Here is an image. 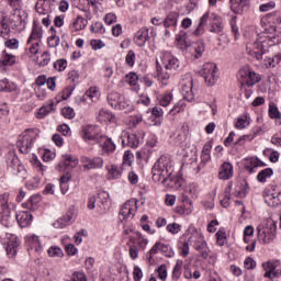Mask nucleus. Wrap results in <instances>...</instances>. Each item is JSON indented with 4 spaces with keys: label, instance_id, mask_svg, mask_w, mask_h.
<instances>
[{
    "label": "nucleus",
    "instance_id": "nucleus-1",
    "mask_svg": "<svg viewBox=\"0 0 281 281\" xmlns=\"http://www.w3.org/2000/svg\"><path fill=\"white\" fill-rule=\"evenodd\" d=\"M175 169L170 157L164 155L158 158L151 168L153 181L162 183L164 186H172L175 181Z\"/></svg>",
    "mask_w": 281,
    "mask_h": 281
},
{
    "label": "nucleus",
    "instance_id": "nucleus-2",
    "mask_svg": "<svg viewBox=\"0 0 281 281\" xmlns=\"http://www.w3.org/2000/svg\"><path fill=\"white\" fill-rule=\"evenodd\" d=\"M209 23L211 25L210 32L213 34H221L223 32V19L216 13L206 12L200 19V23L193 32L194 36H202V34H205V25Z\"/></svg>",
    "mask_w": 281,
    "mask_h": 281
},
{
    "label": "nucleus",
    "instance_id": "nucleus-3",
    "mask_svg": "<svg viewBox=\"0 0 281 281\" xmlns=\"http://www.w3.org/2000/svg\"><path fill=\"white\" fill-rule=\"evenodd\" d=\"M41 131L38 128H26L18 137L16 146L22 155H27L34 147V143L38 139Z\"/></svg>",
    "mask_w": 281,
    "mask_h": 281
},
{
    "label": "nucleus",
    "instance_id": "nucleus-4",
    "mask_svg": "<svg viewBox=\"0 0 281 281\" xmlns=\"http://www.w3.org/2000/svg\"><path fill=\"white\" fill-rule=\"evenodd\" d=\"M278 225L272 220H269L266 225H259L257 227L258 239L265 245L272 243L276 239Z\"/></svg>",
    "mask_w": 281,
    "mask_h": 281
},
{
    "label": "nucleus",
    "instance_id": "nucleus-5",
    "mask_svg": "<svg viewBox=\"0 0 281 281\" xmlns=\"http://www.w3.org/2000/svg\"><path fill=\"white\" fill-rule=\"evenodd\" d=\"M106 100L109 106L116 111H125V113L133 111V104H131V101L124 94L112 92L108 94Z\"/></svg>",
    "mask_w": 281,
    "mask_h": 281
},
{
    "label": "nucleus",
    "instance_id": "nucleus-6",
    "mask_svg": "<svg viewBox=\"0 0 281 281\" xmlns=\"http://www.w3.org/2000/svg\"><path fill=\"white\" fill-rule=\"evenodd\" d=\"M80 82V74L77 71L68 72L67 87L57 95V104L60 100H68L76 89V85Z\"/></svg>",
    "mask_w": 281,
    "mask_h": 281
},
{
    "label": "nucleus",
    "instance_id": "nucleus-7",
    "mask_svg": "<svg viewBox=\"0 0 281 281\" xmlns=\"http://www.w3.org/2000/svg\"><path fill=\"white\" fill-rule=\"evenodd\" d=\"M21 241L16 235L8 233L3 238V246L7 251L8 258H15L16 252L19 251V246Z\"/></svg>",
    "mask_w": 281,
    "mask_h": 281
},
{
    "label": "nucleus",
    "instance_id": "nucleus-8",
    "mask_svg": "<svg viewBox=\"0 0 281 281\" xmlns=\"http://www.w3.org/2000/svg\"><path fill=\"white\" fill-rule=\"evenodd\" d=\"M135 214H137V201H127L121 207L119 218L120 221H131Z\"/></svg>",
    "mask_w": 281,
    "mask_h": 281
},
{
    "label": "nucleus",
    "instance_id": "nucleus-9",
    "mask_svg": "<svg viewBox=\"0 0 281 281\" xmlns=\"http://www.w3.org/2000/svg\"><path fill=\"white\" fill-rule=\"evenodd\" d=\"M80 161L83 166L85 172L104 168V159L102 157L89 158L87 156H81Z\"/></svg>",
    "mask_w": 281,
    "mask_h": 281
},
{
    "label": "nucleus",
    "instance_id": "nucleus-10",
    "mask_svg": "<svg viewBox=\"0 0 281 281\" xmlns=\"http://www.w3.org/2000/svg\"><path fill=\"white\" fill-rule=\"evenodd\" d=\"M263 270L266 271L263 277L269 280L281 278V266L279 260L268 261L262 263Z\"/></svg>",
    "mask_w": 281,
    "mask_h": 281
},
{
    "label": "nucleus",
    "instance_id": "nucleus-11",
    "mask_svg": "<svg viewBox=\"0 0 281 281\" xmlns=\"http://www.w3.org/2000/svg\"><path fill=\"white\" fill-rule=\"evenodd\" d=\"M10 201V193L0 194V214H2L1 223L5 227H10V206L8 202Z\"/></svg>",
    "mask_w": 281,
    "mask_h": 281
},
{
    "label": "nucleus",
    "instance_id": "nucleus-12",
    "mask_svg": "<svg viewBox=\"0 0 281 281\" xmlns=\"http://www.w3.org/2000/svg\"><path fill=\"white\" fill-rule=\"evenodd\" d=\"M78 216V212L76 211V206H70L65 215H63L57 222L54 224L55 227H67V225H71L76 221Z\"/></svg>",
    "mask_w": 281,
    "mask_h": 281
},
{
    "label": "nucleus",
    "instance_id": "nucleus-13",
    "mask_svg": "<svg viewBox=\"0 0 281 281\" xmlns=\"http://www.w3.org/2000/svg\"><path fill=\"white\" fill-rule=\"evenodd\" d=\"M121 144L128 146V148H137L142 144L139 135L135 133L123 132L121 135Z\"/></svg>",
    "mask_w": 281,
    "mask_h": 281
},
{
    "label": "nucleus",
    "instance_id": "nucleus-14",
    "mask_svg": "<svg viewBox=\"0 0 281 281\" xmlns=\"http://www.w3.org/2000/svg\"><path fill=\"white\" fill-rule=\"evenodd\" d=\"M179 20L178 12H170L164 20L162 25L166 29V36H170V32H175L177 30V21Z\"/></svg>",
    "mask_w": 281,
    "mask_h": 281
},
{
    "label": "nucleus",
    "instance_id": "nucleus-15",
    "mask_svg": "<svg viewBox=\"0 0 281 281\" xmlns=\"http://www.w3.org/2000/svg\"><path fill=\"white\" fill-rule=\"evenodd\" d=\"M79 161L78 158L71 157V155H66L63 157V159L57 165V170L59 172H69V170H74L76 166H78Z\"/></svg>",
    "mask_w": 281,
    "mask_h": 281
},
{
    "label": "nucleus",
    "instance_id": "nucleus-16",
    "mask_svg": "<svg viewBox=\"0 0 281 281\" xmlns=\"http://www.w3.org/2000/svg\"><path fill=\"white\" fill-rule=\"evenodd\" d=\"M7 168L12 175L19 176L21 172L25 175V167L21 165V160L16 156H10L7 159Z\"/></svg>",
    "mask_w": 281,
    "mask_h": 281
},
{
    "label": "nucleus",
    "instance_id": "nucleus-17",
    "mask_svg": "<svg viewBox=\"0 0 281 281\" xmlns=\"http://www.w3.org/2000/svg\"><path fill=\"white\" fill-rule=\"evenodd\" d=\"M278 187H272V193L265 195V203L269 207H280L281 205V191H276Z\"/></svg>",
    "mask_w": 281,
    "mask_h": 281
},
{
    "label": "nucleus",
    "instance_id": "nucleus-18",
    "mask_svg": "<svg viewBox=\"0 0 281 281\" xmlns=\"http://www.w3.org/2000/svg\"><path fill=\"white\" fill-rule=\"evenodd\" d=\"M241 85H247V87H254V85H258L261 80L260 75L256 71H241L240 72Z\"/></svg>",
    "mask_w": 281,
    "mask_h": 281
},
{
    "label": "nucleus",
    "instance_id": "nucleus-19",
    "mask_svg": "<svg viewBox=\"0 0 281 281\" xmlns=\"http://www.w3.org/2000/svg\"><path fill=\"white\" fill-rule=\"evenodd\" d=\"M164 69H179V59L175 58L170 53H165L160 59Z\"/></svg>",
    "mask_w": 281,
    "mask_h": 281
},
{
    "label": "nucleus",
    "instance_id": "nucleus-20",
    "mask_svg": "<svg viewBox=\"0 0 281 281\" xmlns=\"http://www.w3.org/2000/svg\"><path fill=\"white\" fill-rule=\"evenodd\" d=\"M218 179L222 181H229L234 177V166L232 162H223L218 170Z\"/></svg>",
    "mask_w": 281,
    "mask_h": 281
},
{
    "label": "nucleus",
    "instance_id": "nucleus-21",
    "mask_svg": "<svg viewBox=\"0 0 281 281\" xmlns=\"http://www.w3.org/2000/svg\"><path fill=\"white\" fill-rule=\"evenodd\" d=\"M248 54L251 58H256V60H262V56L267 54L265 49V44L262 42H255L250 49H248Z\"/></svg>",
    "mask_w": 281,
    "mask_h": 281
},
{
    "label": "nucleus",
    "instance_id": "nucleus-22",
    "mask_svg": "<svg viewBox=\"0 0 281 281\" xmlns=\"http://www.w3.org/2000/svg\"><path fill=\"white\" fill-rule=\"evenodd\" d=\"M32 41H38V43L43 41V26H41V24L36 20L33 21V27L31 35L27 40V45H30Z\"/></svg>",
    "mask_w": 281,
    "mask_h": 281
},
{
    "label": "nucleus",
    "instance_id": "nucleus-23",
    "mask_svg": "<svg viewBox=\"0 0 281 281\" xmlns=\"http://www.w3.org/2000/svg\"><path fill=\"white\" fill-rule=\"evenodd\" d=\"M109 192L106 191H101L98 193V209H99V214L104 215L106 214V207H109Z\"/></svg>",
    "mask_w": 281,
    "mask_h": 281
},
{
    "label": "nucleus",
    "instance_id": "nucleus-24",
    "mask_svg": "<svg viewBox=\"0 0 281 281\" xmlns=\"http://www.w3.org/2000/svg\"><path fill=\"white\" fill-rule=\"evenodd\" d=\"M81 137L86 142H93L98 139V127L95 125H87L82 128Z\"/></svg>",
    "mask_w": 281,
    "mask_h": 281
},
{
    "label": "nucleus",
    "instance_id": "nucleus-25",
    "mask_svg": "<svg viewBox=\"0 0 281 281\" xmlns=\"http://www.w3.org/2000/svg\"><path fill=\"white\" fill-rule=\"evenodd\" d=\"M193 248L195 251H199L202 258H207V243L205 241V237H203V235L198 236L193 243Z\"/></svg>",
    "mask_w": 281,
    "mask_h": 281
},
{
    "label": "nucleus",
    "instance_id": "nucleus-26",
    "mask_svg": "<svg viewBox=\"0 0 281 281\" xmlns=\"http://www.w3.org/2000/svg\"><path fill=\"white\" fill-rule=\"evenodd\" d=\"M150 38L148 35V29L147 27H142L138 30L134 36V43L138 47H144L146 45V42Z\"/></svg>",
    "mask_w": 281,
    "mask_h": 281
},
{
    "label": "nucleus",
    "instance_id": "nucleus-27",
    "mask_svg": "<svg viewBox=\"0 0 281 281\" xmlns=\"http://www.w3.org/2000/svg\"><path fill=\"white\" fill-rule=\"evenodd\" d=\"M15 218L18 221V225H20V227H29V225H32V213L27 212V211H21L20 213H18L15 215Z\"/></svg>",
    "mask_w": 281,
    "mask_h": 281
},
{
    "label": "nucleus",
    "instance_id": "nucleus-28",
    "mask_svg": "<svg viewBox=\"0 0 281 281\" xmlns=\"http://www.w3.org/2000/svg\"><path fill=\"white\" fill-rule=\"evenodd\" d=\"M250 0H229L231 10L234 14H243L245 8L249 5Z\"/></svg>",
    "mask_w": 281,
    "mask_h": 281
},
{
    "label": "nucleus",
    "instance_id": "nucleus-29",
    "mask_svg": "<svg viewBox=\"0 0 281 281\" xmlns=\"http://www.w3.org/2000/svg\"><path fill=\"white\" fill-rule=\"evenodd\" d=\"M249 192V183L246 180H240L235 186V196L237 199H245Z\"/></svg>",
    "mask_w": 281,
    "mask_h": 281
},
{
    "label": "nucleus",
    "instance_id": "nucleus-30",
    "mask_svg": "<svg viewBox=\"0 0 281 281\" xmlns=\"http://www.w3.org/2000/svg\"><path fill=\"white\" fill-rule=\"evenodd\" d=\"M125 82H127L130 87H133L132 90L135 91V93H139V76L137 72H128L125 76Z\"/></svg>",
    "mask_w": 281,
    "mask_h": 281
},
{
    "label": "nucleus",
    "instance_id": "nucleus-31",
    "mask_svg": "<svg viewBox=\"0 0 281 281\" xmlns=\"http://www.w3.org/2000/svg\"><path fill=\"white\" fill-rule=\"evenodd\" d=\"M266 34H269V38L273 45L281 44V32L274 25H270L265 30Z\"/></svg>",
    "mask_w": 281,
    "mask_h": 281
},
{
    "label": "nucleus",
    "instance_id": "nucleus-32",
    "mask_svg": "<svg viewBox=\"0 0 281 281\" xmlns=\"http://www.w3.org/2000/svg\"><path fill=\"white\" fill-rule=\"evenodd\" d=\"M268 115L270 120H276L277 126H281V112L276 103L270 102L268 108Z\"/></svg>",
    "mask_w": 281,
    "mask_h": 281
},
{
    "label": "nucleus",
    "instance_id": "nucleus-33",
    "mask_svg": "<svg viewBox=\"0 0 281 281\" xmlns=\"http://www.w3.org/2000/svg\"><path fill=\"white\" fill-rule=\"evenodd\" d=\"M25 243L29 247H31V249L37 251V254H41V251H43V246H41V240L38 239V236L27 235L25 237Z\"/></svg>",
    "mask_w": 281,
    "mask_h": 281
},
{
    "label": "nucleus",
    "instance_id": "nucleus-34",
    "mask_svg": "<svg viewBox=\"0 0 281 281\" xmlns=\"http://www.w3.org/2000/svg\"><path fill=\"white\" fill-rule=\"evenodd\" d=\"M212 151V145H204L201 154V162L198 166V172H201L202 168H205V164L210 161L211 155L210 153Z\"/></svg>",
    "mask_w": 281,
    "mask_h": 281
},
{
    "label": "nucleus",
    "instance_id": "nucleus-35",
    "mask_svg": "<svg viewBox=\"0 0 281 281\" xmlns=\"http://www.w3.org/2000/svg\"><path fill=\"white\" fill-rule=\"evenodd\" d=\"M201 76L204 78L205 85H207V87H214L218 80V71H202Z\"/></svg>",
    "mask_w": 281,
    "mask_h": 281
},
{
    "label": "nucleus",
    "instance_id": "nucleus-36",
    "mask_svg": "<svg viewBox=\"0 0 281 281\" xmlns=\"http://www.w3.org/2000/svg\"><path fill=\"white\" fill-rule=\"evenodd\" d=\"M181 94L183 97V100H187V102L194 101V92L192 91V81H189V83L182 85Z\"/></svg>",
    "mask_w": 281,
    "mask_h": 281
},
{
    "label": "nucleus",
    "instance_id": "nucleus-37",
    "mask_svg": "<svg viewBox=\"0 0 281 281\" xmlns=\"http://www.w3.org/2000/svg\"><path fill=\"white\" fill-rule=\"evenodd\" d=\"M260 131H262L260 127L252 130L249 134L240 136L235 144L243 146V142H254L260 135Z\"/></svg>",
    "mask_w": 281,
    "mask_h": 281
},
{
    "label": "nucleus",
    "instance_id": "nucleus-38",
    "mask_svg": "<svg viewBox=\"0 0 281 281\" xmlns=\"http://www.w3.org/2000/svg\"><path fill=\"white\" fill-rule=\"evenodd\" d=\"M56 103H54V101H48L46 104H44L37 114V117H40V120H43V117H47V115H49V113H53V111H56Z\"/></svg>",
    "mask_w": 281,
    "mask_h": 281
},
{
    "label": "nucleus",
    "instance_id": "nucleus-39",
    "mask_svg": "<svg viewBox=\"0 0 281 281\" xmlns=\"http://www.w3.org/2000/svg\"><path fill=\"white\" fill-rule=\"evenodd\" d=\"M176 41L180 49H188V47H191L192 45V43L188 38L187 32H180V36H178Z\"/></svg>",
    "mask_w": 281,
    "mask_h": 281
},
{
    "label": "nucleus",
    "instance_id": "nucleus-40",
    "mask_svg": "<svg viewBox=\"0 0 281 281\" xmlns=\"http://www.w3.org/2000/svg\"><path fill=\"white\" fill-rule=\"evenodd\" d=\"M48 47H58L60 45V37L56 35V29L54 26L50 27V36L47 38Z\"/></svg>",
    "mask_w": 281,
    "mask_h": 281
},
{
    "label": "nucleus",
    "instance_id": "nucleus-41",
    "mask_svg": "<svg viewBox=\"0 0 281 281\" xmlns=\"http://www.w3.org/2000/svg\"><path fill=\"white\" fill-rule=\"evenodd\" d=\"M16 63V56L12 54H8L4 50V55L2 59L0 60V67H12Z\"/></svg>",
    "mask_w": 281,
    "mask_h": 281
},
{
    "label": "nucleus",
    "instance_id": "nucleus-42",
    "mask_svg": "<svg viewBox=\"0 0 281 281\" xmlns=\"http://www.w3.org/2000/svg\"><path fill=\"white\" fill-rule=\"evenodd\" d=\"M267 164H265L262 160L258 158H251L250 159V166H246V170L250 172V175H254L256 172V168H265Z\"/></svg>",
    "mask_w": 281,
    "mask_h": 281
},
{
    "label": "nucleus",
    "instance_id": "nucleus-43",
    "mask_svg": "<svg viewBox=\"0 0 281 281\" xmlns=\"http://www.w3.org/2000/svg\"><path fill=\"white\" fill-rule=\"evenodd\" d=\"M270 177H273V169L266 168L257 175V181H259V183H266L267 179H270Z\"/></svg>",
    "mask_w": 281,
    "mask_h": 281
},
{
    "label": "nucleus",
    "instance_id": "nucleus-44",
    "mask_svg": "<svg viewBox=\"0 0 281 281\" xmlns=\"http://www.w3.org/2000/svg\"><path fill=\"white\" fill-rule=\"evenodd\" d=\"M106 170L109 171L108 173V179H120L122 177V168L112 165L111 167H106Z\"/></svg>",
    "mask_w": 281,
    "mask_h": 281
},
{
    "label": "nucleus",
    "instance_id": "nucleus-45",
    "mask_svg": "<svg viewBox=\"0 0 281 281\" xmlns=\"http://www.w3.org/2000/svg\"><path fill=\"white\" fill-rule=\"evenodd\" d=\"M98 122H113L115 120V115L106 110H100L97 116Z\"/></svg>",
    "mask_w": 281,
    "mask_h": 281
},
{
    "label": "nucleus",
    "instance_id": "nucleus-46",
    "mask_svg": "<svg viewBox=\"0 0 281 281\" xmlns=\"http://www.w3.org/2000/svg\"><path fill=\"white\" fill-rule=\"evenodd\" d=\"M0 91H4L5 93H12V91H16L15 83H10L8 79L0 80Z\"/></svg>",
    "mask_w": 281,
    "mask_h": 281
},
{
    "label": "nucleus",
    "instance_id": "nucleus-47",
    "mask_svg": "<svg viewBox=\"0 0 281 281\" xmlns=\"http://www.w3.org/2000/svg\"><path fill=\"white\" fill-rule=\"evenodd\" d=\"M172 99H173L172 92L166 91L165 93L159 95L158 102L160 106H168L172 102Z\"/></svg>",
    "mask_w": 281,
    "mask_h": 281
},
{
    "label": "nucleus",
    "instance_id": "nucleus-48",
    "mask_svg": "<svg viewBox=\"0 0 281 281\" xmlns=\"http://www.w3.org/2000/svg\"><path fill=\"white\" fill-rule=\"evenodd\" d=\"M38 201H41V195H33L26 203H23L22 206L26 207V210H36V207H38Z\"/></svg>",
    "mask_w": 281,
    "mask_h": 281
},
{
    "label": "nucleus",
    "instance_id": "nucleus-49",
    "mask_svg": "<svg viewBox=\"0 0 281 281\" xmlns=\"http://www.w3.org/2000/svg\"><path fill=\"white\" fill-rule=\"evenodd\" d=\"M71 27L75 30V32H80V30H85V27H87V20L79 15L72 22Z\"/></svg>",
    "mask_w": 281,
    "mask_h": 281
},
{
    "label": "nucleus",
    "instance_id": "nucleus-50",
    "mask_svg": "<svg viewBox=\"0 0 281 281\" xmlns=\"http://www.w3.org/2000/svg\"><path fill=\"white\" fill-rule=\"evenodd\" d=\"M193 49H194V58L195 60L201 58L203 56V52H205V43L203 41H199L193 44Z\"/></svg>",
    "mask_w": 281,
    "mask_h": 281
},
{
    "label": "nucleus",
    "instance_id": "nucleus-51",
    "mask_svg": "<svg viewBox=\"0 0 281 281\" xmlns=\"http://www.w3.org/2000/svg\"><path fill=\"white\" fill-rule=\"evenodd\" d=\"M160 254L165 256V258H173L175 250L172 249V246L169 244L160 243Z\"/></svg>",
    "mask_w": 281,
    "mask_h": 281
},
{
    "label": "nucleus",
    "instance_id": "nucleus-52",
    "mask_svg": "<svg viewBox=\"0 0 281 281\" xmlns=\"http://www.w3.org/2000/svg\"><path fill=\"white\" fill-rule=\"evenodd\" d=\"M247 126H249V115L245 114L239 116L235 123V127L243 131V128H247Z\"/></svg>",
    "mask_w": 281,
    "mask_h": 281
},
{
    "label": "nucleus",
    "instance_id": "nucleus-53",
    "mask_svg": "<svg viewBox=\"0 0 281 281\" xmlns=\"http://www.w3.org/2000/svg\"><path fill=\"white\" fill-rule=\"evenodd\" d=\"M142 122H144V116H142V114L131 115L127 119V124L131 128H135L138 124H142Z\"/></svg>",
    "mask_w": 281,
    "mask_h": 281
},
{
    "label": "nucleus",
    "instance_id": "nucleus-54",
    "mask_svg": "<svg viewBox=\"0 0 281 281\" xmlns=\"http://www.w3.org/2000/svg\"><path fill=\"white\" fill-rule=\"evenodd\" d=\"M182 267H183V260L178 259L172 270V280L177 281L179 280V278H181Z\"/></svg>",
    "mask_w": 281,
    "mask_h": 281
},
{
    "label": "nucleus",
    "instance_id": "nucleus-55",
    "mask_svg": "<svg viewBox=\"0 0 281 281\" xmlns=\"http://www.w3.org/2000/svg\"><path fill=\"white\" fill-rule=\"evenodd\" d=\"M176 213L180 214L181 216H188L189 214H192V205L182 204L176 207Z\"/></svg>",
    "mask_w": 281,
    "mask_h": 281
},
{
    "label": "nucleus",
    "instance_id": "nucleus-56",
    "mask_svg": "<svg viewBox=\"0 0 281 281\" xmlns=\"http://www.w3.org/2000/svg\"><path fill=\"white\" fill-rule=\"evenodd\" d=\"M102 149L105 153H115V143H113V139L106 137L102 144Z\"/></svg>",
    "mask_w": 281,
    "mask_h": 281
},
{
    "label": "nucleus",
    "instance_id": "nucleus-57",
    "mask_svg": "<svg viewBox=\"0 0 281 281\" xmlns=\"http://www.w3.org/2000/svg\"><path fill=\"white\" fill-rule=\"evenodd\" d=\"M47 3L43 0H37V3L35 4V10L37 14H49V10L46 9Z\"/></svg>",
    "mask_w": 281,
    "mask_h": 281
},
{
    "label": "nucleus",
    "instance_id": "nucleus-58",
    "mask_svg": "<svg viewBox=\"0 0 281 281\" xmlns=\"http://www.w3.org/2000/svg\"><path fill=\"white\" fill-rule=\"evenodd\" d=\"M48 256L50 258H63V256H65V254L63 252V249H60V247H56L53 246L50 248H48Z\"/></svg>",
    "mask_w": 281,
    "mask_h": 281
},
{
    "label": "nucleus",
    "instance_id": "nucleus-59",
    "mask_svg": "<svg viewBox=\"0 0 281 281\" xmlns=\"http://www.w3.org/2000/svg\"><path fill=\"white\" fill-rule=\"evenodd\" d=\"M133 159H135L133 153H131V150H126L123 155V166L131 167L133 165Z\"/></svg>",
    "mask_w": 281,
    "mask_h": 281
},
{
    "label": "nucleus",
    "instance_id": "nucleus-60",
    "mask_svg": "<svg viewBox=\"0 0 281 281\" xmlns=\"http://www.w3.org/2000/svg\"><path fill=\"white\" fill-rule=\"evenodd\" d=\"M138 247L144 251L148 247V238L144 237L140 232H136Z\"/></svg>",
    "mask_w": 281,
    "mask_h": 281
},
{
    "label": "nucleus",
    "instance_id": "nucleus-61",
    "mask_svg": "<svg viewBox=\"0 0 281 281\" xmlns=\"http://www.w3.org/2000/svg\"><path fill=\"white\" fill-rule=\"evenodd\" d=\"M158 278L161 281H166L168 279V268L166 265H161L157 268Z\"/></svg>",
    "mask_w": 281,
    "mask_h": 281
},
{
    "label": "nucleus",
    "instance_id": "nucleus-62",
    "mask_svg": "<svg viewBox=\"0 0 281 281\" xmlns=\"http://www.w3.org/2000/svg\"><path fill=\"white\" fill-rule=\"evenodd\" d=\"M157 78L161 85H168V80H170V74L168 71H159L157 72Z\"/></svg>",
    "mask_w": 281,
    "mask_h": 281
},
{
    "label": "nucleus",
    "instance_id": "nucleus-63",
    "mask_svg": "<svg viewBox=\"0 0 281 281\" xmlns=\"http://www.w3.org/2000/svg\"><path fill=\"white\" fill-rule=\"evenodd\" d=\"M167 232H169V234H179V232H181V224H177V223H171L168 224L166 226Z\"/></svg>",
    "mask_w": 281,
    "mask_h": 281
},
{
    "label": "nucleus",
    "instance_id": "nucleus-64",
    "mask_svg": "<svg viewBox=\"0 0 281 281\" xmlns=\"http://www.w3.org/2000/svg\"><path fill=\"white\" fill-rule=\"evenodd\" d=\"M71 280L72 281H87V274H85V272H82V271H75L71 274Z\"/></svg>",
    "mask_w": 281,
    "mask_h": 281
}]
</instances>
